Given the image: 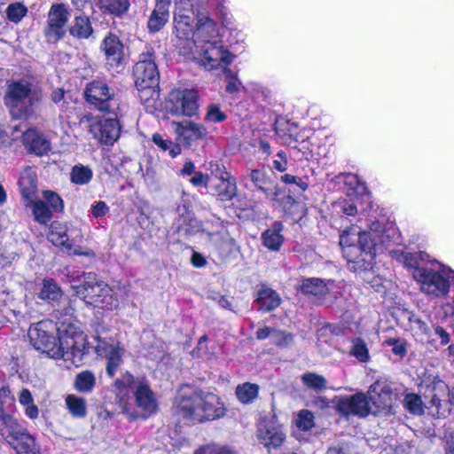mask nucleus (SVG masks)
I'll return each mask as SVG.
<instances>
[{"mask_svg":"<svg viewBox=\"0 0 454 454\" xmlns=\"http://www.w3.org/2000/svg\"><path fill=\"white\" fill-rule=\"evenodd\" d=\"M69 33L78 39L89 38L93 33L90 19L84 15L75 16L69 27Z\"/></svg>","mask_w":454,"mask_h":454,"instance_id":"72a5a7b5","label":"nucleus"},{"mask_svg":"<svg viewBox=\"0 0 454 454\" xmlns=\"http://www.w3.org/2000/svg\"><path fill=\"white\" fill-rule=\"evenodd\" d=\"M70 13L63 4H53L48 13L47 27L44 35L48 41L57 42L66 34V24Z\"/></svg>","mask_w":454,"mask_h":454,"instance_id":"2eb2a0df","label":"nucleus"},{"mask_svg":"<svg viewBox=\"0 0 454 454\" xmlns=\"http://www.w3.org/2000/svg\"><path fill=\"white\" fill-rule=\"evenodd\" d=\"M108 207L104 201H98L91 207V214L94 217H102L108 213Z\"/></svg>","mask_w":454,"mask_h":454,"instance_id":"bf43d9fd","label":"nucleus"},{"mask_svg":"<svg viewBox=\"0 0 454 454\" xmlns=\"http://www.w3.org/2000/svg\"><path fill=\"white\" fill-rule=\"evenodd\" d=\"M24 412L30 419H36L39 417V409L35 405L34 398L22 404Z\"/></svg>","mask_w":454,"mask_h":454,"instance_id":"6e6d98bb","label":"nucleus"},{"mask_svg":"<svg viewBox=\"0 0 454 454\" xmlns=\"http://www.w3.org/2000/svg\"><path fill=\"white\" fill-rule=\"evenodd\" d=\"M427 397H430L429 409L439 418H446L450 414V406H454V387L450 390L448 385L441 380H434L427 387Z\"/></svg>","mask_w":454,"mask_h":454,"instance_id":"9b49d317","label":"nucleus"},{"mask_svg":"<svg viewBox=\"0 0 454 454\" xmlns=\"http://www.w3.org/2000/svg\"><path fill=\"white\" fill-rule=\"evenodd\" d=\"M283 224L276 222L262 234L263 245L270 250L278 251L283 244L284 237L281 234Z\"/></svg>","mask_w":454,"mask_h":454,"instance_id":"473e14b6","label":"nucleus"},{"mask_svg":"<svg viewBox=\"0 0 454 454\" xmlns=\"http://www.w3.org/2000/svg\"><path fill=\"white\" fill-rule=\"evenodd\" d=\"M35 295L47 303L55 304L62 298L63 292L54 279L46 278L37 284Z\"/></svg>","mask_w":454,"mask_h":454,"instance_id":"bb28decb","label":"nucleus"},{"mask_svg":"<svg viewBox=\"0 0 454 454\" xmlns=\"http://www.w3.org/2000/svg\"><path fill=\"white\" fill-rule=\"evenodd\" d=\"M14 405V397L11 394V390L8 387H2L0 388V411L1 413L4 412V410H8Z\"/></svg>","mask_w":454,"mask_h":454,"instance_id":"603ef678","label":"nucleus"},{"mask_svg":"<svg viewBox=\"0 0 454 454\" xmlns=\"http://www.w3.org/2000/svg\"><path fill=\"white\" fill-rule=\"evenodd\" d=\"M171 0H156L155 7L152 12L147 27L151 32L160 31L169 18V5Z\"/></svg>","mask_w":454,"mask_h":454,"instance_id":"a878e982","label":"nucleus"},{"mask_svg":"<svg viewBox=\"0 0 454 454\" xmlns=\"http://www.w3.org/2000/svg\"><path fill=\"white\" fill-rule=\"evenodd\" d=\"M194 454H237V452L228 445L212 442L200 447Z\"/></svg>","mask_w":454,"mask_h":454,"instance_id":"a18cd8bd","label":"nucleus"},{"mask_svg":"<svg viewBox=\"0 0 454 454\" xmlns=\"http://www.w3.org/2000/svg\"><path fill=\"white\" fill-rule=\"evenodd\" d=\"M278 159L274 160L273 164L276 170H286L287 168L286 156L280 152L277 155Z\"/></svg>","mask_w":454,"mask_h":454,"instance_id":"0e129e2a","label":"nucleus"},{"mask_svg":"<svg viewBox=\"0 0 454 454\" xmlns=\"http://www.w3.org/2000/svg\"><path fill=\"white\" fill-rule=\"evenodd\" d=\"M136 86L140 92V98L147 96L158 97L159 71L152 50H147L140 55L139 60L134 67Z\"/></svg>","mask_w":454,"mask_h":454,"instance_id":"6e6552de","label":"nucleus"},{"mask_svg":"<svg viewBox=\"0 0 454 454\" xmlns=\"http://www.w3.org/2000/svg\"><path fill=\"white\" fill-rule=\"evenodd\" d=\"M96 353L107 359L106 373L114 377L122 363L125 349L118 341L112 339L97 338Z\"/></svg>","mask_w":454,"mask_h":454,"instance_id":"4468645a","label":"nucleus"},{"mask_svg":"<svg viewBox=\"0 0 454 454\" xmlns=\"http://www.w3.org/2000/svg\"><path fill=\"white\" fill-rule=\"evenodd\" d=\"M302 383L310 389L321 391L326 387V380L319 374L306 372L301 377Z\"/></svg>","mask_w":454,"mask_h":454,"instance_id":"79ce46f5","label":"nucleus"},{"mask_svg":"<svg viewBox=\"0 0 454 454\" xmlns=\"http://www.w3.org/2000/svg\"><path fill=\"white\" fill-rule=\"evenodd\" d=\"M153 143L163 151H168L172 157L178 155L181 153L179 145L173 144L172 141L165 139L160 134L155 133L153 136Z\"/></svg>","mask_w":454,"mask_h":454,"instance_id":"49530a36","label":"nucleus"},{"mask_svg":"<svg viewBox=\"0 0 454 454\" xmlns=\"http://www.w3.org/2000/svg\"><path fill=\"white\" fill-rule=\"evenodd\" d=\"M42 90L27 80L11 82L4 95V105L14 119H28L34 114V106L42 100Z\"/></svg>","mask_w":454,"mask_h":454,"instance_id":"0eeeda50","label":"nucleus"},{"mask_svg":"<svg viewBox=\"0 0 454 454\" xmlns=\"http://www.w3.org/2000/svg\"><path fill=\"white\" fill-rule=\"evenodd\" d=\"M24 206L31 210L35 221L40 224H48L53 216V211L43 200L38 198L33 199L30 203L27 202Z\"/></svg>","mask_w":454,"mask_h":454,"instance_id":"2f4dec72","label":"nucleus"},{"mask_svg":"<svg viewBox=\"0 0 454 454\" xmlns=\"http://www.w3.org/2000/svg\"><path fill=\"white\" fill-rule=\"evenodd\" d=\"M192 4L186 0H179L176 3V11L174 13L176 46L179 48L184 55H190L192 47L188 42H192L193 30V12Z\"/></svg>","mask_w":454,"mask_h":454,"instance_id":"9d476101","label":"nucleus"},{"mask_svg":"<svg viewBox=\"0 0 454 454\" xmlns=\"http://www.w3.org/2000/svg\"><path fill=\"white\" fill-rule=\"evenodd\" d=\"M369 399L372 404V413H389L395 403L392 388L385 381H376L368 390Z\"/></svg>","mask_w":454,"mask_h":454,"instance_id":"dca6fc26","label":"nucleus"},{"mask_svg":"<svg viewBox=\"0 0 454 454\" xmlns=\"http://www.w3.org/2000/svg\"><path fill=\"white\" fill-rule=\"evenodd\" d=\"M188 43L192 47V58L207 69L232 61V55L222 45L215 22L204 14L198 16L192 42Z\"/></svg>","mask_w":454,"mask_h":454,"instance_id":"20e7f679","label":"nucleus"},{"mask_svg":"<svg viewBox=\"0 0 454 454\" xmlns=\"http://www.w3.org/2000/svg\"><path fill=\"white\" fill-rule=\"evenodd\" d=\"M395 234L393 226L377 222L368 231H360L356 228L344 231L340 237V245L352 270H367L372 267L374 257L390 246Z\"/></svg>","mask_w":454,"mask_h":454,"instance_id":"f03ea898","label":"nucleus"},{"mask_svg":"<svg viewBox=\"0 0 454 454\" xmlns=\"http://www.w3.org/2000/svg\"><path fill=\"white\" fill-rule=\"evenodd\" d=\"M187 181L197 187L210 186L211 176L202 172H183Z\"/></svg>","mask_w":454,"mask_h":454,"instance_id":"09e8293b","label":"nucleus"},{"mask_svg":"<svg viewBox=\"0 0 454 454\" xmlns=\"http://www.w3.org/2000/svg\"><path fill=\"white\" fill-rule=\"evenodd\" d=\"M68 228L66 224L53 222L51 224L48 239L56 247H65L70 250L72 244L69 242L71 234H68Z\"/></svg>","mask_w":454,"mask_h":454,"instance_id":"c756f323","label":"nucleus"},{"mask_svg":"<svg viewBox=\"0 0 454 454\" xmlns=\"http://www.w3.org/2000/svg\"><path fill=\"white\" fill-rule=\"evenodd\" d=\"M337 206L347 215H355L357 212L356 206L350 201L344 200L338 203Z\"/></svg>","mask_w":454,"mask_h":454,"instance_id":"052dcab7","label":"nucleus"},{"mask_svg":"<svg viewBox=\"0 0 454 454\" xmlns=\"http://www.w3.org/2000/svg\"><path fill=\"white\" fill-rule=\"evenodd\" d=\"M174 408L181 418L198 422L220 419L226 411L216 395L198 392L188 386L179 390Z\"/></svg>","mask_w":454,"mask_h":454,"instance_id":"39448f33","label":"nucleus"},{"mask_svg":"<svg viewBox=\"0 0 454 454\" xmlns=\"http://www.w3.org/2000/svg\"><path fill=\"white\" fill-rule=\"evenodd\" d=\"M406 317L408 321L407 329L415 338L423 339L429 336L430 327L419 315L409 311Z\"/></svg>","mask_w":454,"mask_h":454,"instance_id":"f704fd0d","label":"nucleus"},{"mask_svg":"<svg viewBox=\"0 0 454 454\" xmlns=\"http://www.w3.org/2000/svg\"><path fill=\"white\" fill-rule=\"evenodd\" d=\"M0 420L4 426L2 434L9 444H12V441L19 440L27 431L17 419L6 412L0 413Z\"/></svg>","mask_w":454,"mask_h":454,"instance_id":"cd10ccee","label":"nucleus"},{"mask_svg":"<svg viewBox=\"0 0 454 454\" xmlns=\"http://www.w3.org/2000/svg\"><path fill=\"white\" fill-rule=\"evenodd\" d=\"M28 337L36 350L50 358L62 359L67 367L81 365L89 351L86 335L71 323L40 321L30 326Z\"/></svg>","mask_w":454,"mask_h":454,"instance_id":"f257e3e1","label":"nucleus"},{"mask_svg":"<svg viewBox=\"0 0 454 454\" xmlns=\"http://www.w3.org/2000/svg\"><path fill=\"white\" fill-rule=\"evenodd\" d=\"M390 255L406 268L413 270L412 272H416L419 268H427L429 264L428 255L424 252L410 253L403 250H392Z\"/></svg>","mask_w":454,"mask_h":454,"instance_id":"393cba45","label":"nucleus"},{"mask_svg":"<svg viewBox=\"0 0 454 454\" xmlns=\"http://www.w3.org/2000/svg\"><path fill=\"white\" fill-rule=\"evenodd\" d=\"M101 50L110 67L117 69L123 66L124 45L116 35L109 33L102 41Z\"/></svg>","mask_w":454,"mask_h":454,"instance_id":"a211bd4d","label":"nucleus"},{"mask_svg":"<svg viewBox=\"0 0 454 454\" xmlns=\"http://www.w3.org/2000/svg\"><path fill=\"white\" fill-rule=\"evenodd\" d=\"M22 143L28 152L36 155H43L51 148L50 141L35 129H28L23 133Z\"/></svg>","mask_w":454,"mask_h":454,"instance_id":"b1692460","label":"nucleus"},{"mask_svg":"<svg viewBox=\"0 0 454 454\" xmlns=\"http://www.w3.org/2000/svg\"><path fill=\"white\" fill-rule=\"evenodd\" d=\"M226 118V115L220 110V108L215 106L212 105L208 106L207 113L206 115V120L210 122H221L224 121Z\"/></svg>","mask_w":454,"mask_h":454,"instance_id":"5fc2aeb1","label":"nucleus"},{"mask_svg":"<svg viewBox=\"0 0 454 454\" xmlns=\"http://www.w3.org/2000/svg\"><path fill=\"white\" fill-rule=\"evenodd\" d=\"M258 438L264 446L276 448L284 442L285 434L272 419H264L259 424Z\"/></svg>","mask_w":454,"mask_h":454,"instance_id":"412c9836","label":"nucleus"},{"mask_svg":"<svg viewBox=\"0 0 454 454\" xmlns=\"http://www.w3.org/2000/svg\"><path fill=\"white\" fill-rule=\"evenodd\" d=\"M96 385V377L90 371H82L75 377L74 387L79 392L90 393Z\"/></svg>","mask_w":454,"mask_h":454,"instance_id":"4c0bfd02","label":"nucleus"},{"mask_svg":"<svg viewBox=\"0 0 454 454\" xmlns=\"http://www.w3.org/2000/svg\"><path fill=\"white\" fill-rule=\"evenodd\" d=\"M20 192L23 203H30L33 199L37 198V183L35 172H22L19 180Z\"/></svg>","mask_w":454,"mask_h":454,"instance_id":"c85d7f7f","label":"nucleus"},{"mask_svg":"<svg viewBox=\"0 0 454 454\" xmlns=\"http://www.w3.org/2000/svg\"><path fill=\"white\" fill-rule=\"evenodd\" d=\"M85 98L101 112L115 114L119 109V103L114 98V92L103 82L93 81L89 83L85 90Z\"/></svg>","mask_w":454,"mask_h":454,"instance_id":"ddd939ff","label":"nucleus"},{"mask_svg":"<svg viewBox=\"0 0 454 454\" xmlns=\"http://www.w3.org/2000/svg\"><path fill=\"white\" fill-rule=\"evenodd\" d=\"M9 21L19 23L27 13V8L22 3L16 2L9 4L5 10Z\"/></svg>","mask_w":454,"mask_h":454,"instance_id":"c03bdc74","label":"nucleus"},{"mask_svg":"<svg viewBox=\"0 0 454 454\" xmlns=\"http://www.w3.org/2000/svg\"><path fill=\"white\" fill-rule=\"evenodd\" d=\"M350 354L356 357L360 362H366L369 358L366 344L360 339H356L353 341Z\"/></svg>","mask_w":454,"mask_h":454,"instance_id":"3c124183","label":"nucleus"},{"mask_svg":"<svg viewBox=\"0 0 454 454\" xmlns=\"http://www.w3.org/2000/svg\"><path fill=\"white\" fill-rule=\"evenodd\" d=\"M114 116L105 117L101 115L86 114L80 120L90 134L101 145H112L120 137L121 125Z\"/></svg>","mask_w":454,"mask_h":454,"instance_id":"1a4fd4ad","label":"nucleus"},{"mask_svg":"<svg viewBox=\"0 0 454 454\" xmlns=\"http://www.w3.org/2000/svg\"><path fill=\"white\" fill-rule=\"evenodd\" d=\"M98 4L101 9L114 15L126 12L129 7V0H98Z\"/></svg>","mask_w":454,"mask_h":454,"instance_id":"a19ab883","label":"nucleus"},{"mask_svg":"<svg viewBox=\"0 0 454 454\" xmlns=\"http://www.w3.org/2000/svg\"><path fill=\"white\" fill-rule=\"evenodd\" d=\"M199 96L195 90L176 89L170 91L166 107L178 116L192 117L199 112Z\"/></svg>","mask_w":454,"mask_h":454,"instance_id":"f8f14e48","label":"nucleus"},{"mask_svg":"<svg viewBox=\"0 0 454 454\" xmlns=\"http://www.w3.org/2000/svg\"><path fill=\"white\" fill-rule=\"evenodd\" d=\"M347 187L348 196L360 197L365 203H371V193L366 184L354 172H340L337 176Z\"/></svg>","mask_w":454,"mask_h":454,"instance_id":"4be33fe9","label":"nucleus"},{"mask_svg":"<svg viewBox=\"0 0 454 454\" xmlns=\"http://www.w3.org/2000/svg\"><path fill=\"white\" fill-rule=\"evenodd\" d=\"M114 387L118 405L129 419H146L158 412L157 395L145 377L126 372L115 380Z\"/></svg>","mask_w":454,"mask_h":454,"instance_id":"7ed1b4c3","label":"nucleus"},{"mask_svg":"<svg viewBox=\"0 0 454 454\" xmlns=\"http://www.w3.org/2000/svg\"><path fill=\"white\" fill-rule=\"evenodd\" d=\"M278 332L275 329H271L270 327L261 328L256 332V338L258 340H264L266 338H274Z\"/></svg>","mask_w":454,"mask_h":454,"instance_id":"680f3d73","label":"nucleus"},{"mask_svg":"<svg viewBox=\"0 0 454 454\" xmlns=\"http://www.w3.org/2000/svg\"><path fill=\"white\" fill-rule=\"evenodd\" d=\"M173 124L176 126L175 131L178 145L190 146L193 141L205 137L207 133L202 125L191 121L174 122Z\"/></svg>","mask_w":454,"mask_h":454,"instance_id":"6ab92c4d","label":"nucleus"},{"mask_svg":"<svg viewBox=\"0 0 454 454\" xmlns=\"http://www.w3.org/2000/svg\"><path fill=\"white\" fill-rule=\"evenodd\" d=\"M43 200L53 211V213H61L64 210V201L60 196L51 190H43L42 192Z\"/></svg>","mask_w":454,"mask_h":454,"instance_id":"37998d69","label":"nucleus"},{"mask_svg":"<svg viewBox=\"0 0 454 454\" xmlns=\"http://www.w3.org/2000/svg\"><path fill=\"white\" fill-rule=\"evenodd\" d=\"M258 391V385L246 382L237 387L236 395L241 403H248L257 397Z\"/></svg>","mask_w":454,"mask_h":454,"instance_id":"ea45409f","label":"nucleus"},{"mask_svg":"<svg viewBox=\"0 0 454 454\" xmlns=\"http://www.w3.org/2000/svg\"><path fill=\"white\" fill-rule=\"evenodd\" d=\"M91 172H71L70 179L76 184H85L90 181Z\"/></svg>","mask_w":454,"mask_h":454,"instance_id":"4d7b16f0","label":"nucleus"},{"mask_svg":"<svg viewBox=\"0 0 454 454\" xmlns=\"http://www.w3.org/2000/svg\"><path fill=\"white\" fill-rule=\"evenodd\" d=\"M77 280L78 283L73 280L71 287L86 304L107 310L119 308L120 300L115 288L100 280L95 273L83 272Z\"/></svg>","mask_w":454,"mask_h":454,"instance_id":"423d86ee","label":"nucleus"},{"mask_svg":"<svg viewBox=\"0 0 454 454\" xmlns=\"http://www.w3.org/2000/svg\"><path fill=\"white\" fill-rule=\"evenodd\" d=\"M385 343L392 347V352L400 356L403 357L407 353L406 341L396 338H389Z\"/></svg>","mask_w":454,"mask_h":454,"instance_id":"864d4df0","label":"nucleus"},{"mask_svg":"<svg viewBox=\"0 0 454 454\" xmlns=\"http://www.w3.org/2000/svg\"><path fill=\"white\" fill-rule=\"evenodd\" d=\"M404 406L411 413L415 415H421L424 412L421 397L416 394H407L405 395Z\"/></svg>","mask_w":454,"mask_h":454,"instance_id":"de8ad7c7","label":"nucleus"},{"mask_svg":"<svg viewBox=\"0 0 454 454\" xmlns=\"http://www.w3.org/2000/svg\"><path fill=\"white\" fill-rule=\"evenodd\" d=\"M253 85V90L260 96H262L264 99H269L271 98V91L261 85V84H258V83H254L252 84Z\"/></svg>","mask_w":454,"mask_h":454,"instance_id":"69168bd1","label":"nucleus"},{"mask_svg":"<svg viewBox=\"0 0 454 454\" xmlns=\"http://www.w3.org/2000/svg\"><path fill=\"white\" fill-rule=\"evenodd\" d=\"M338 407L340 411L345 415L365 417L372 412V406L363 393H357L352 396L342 398L339 402Z\"/></svg>","mask_w":454,"mask_h":454,"instance_id":"aec40b11","label":"nucleus"},{"mask_svg":"<svg viewBox=\"0 0 454 454\" xmlns=\"http://www.w3.org/2000/svg\"><path fill=\"white\" fill-rule=\"evenodd\" d=\"M31 392L27 388H22L18 394V401L22 405L23 403L33 399Z\"/></svg>","mask_w":454,"mask_h":454,"instance_id":"774afa93","label":"nucleus"},{"mask_svg":"<svg viewBox=\"0 0 454 454\" xmlns=\"http://www.w3.org/2000/svg\"><path fill=\"white\" fill-rule=\"evenodd\" d=\"M66 406L74 418H84L87 414L86 401L82 397L68 395L66 399Z\"/></svg>","mask_w":454,"mask_h":454,"instance_id":"e433bc0d","label":"nucleus"},{"mask_svg":"<svg viewBox=\"0 0 454 454\" xmlns=\"http://www.w3.org/2000/svg\"><path fill=\"white\" fill-rule=\"evenodd\" d=\"M295 423L298 428L308 431L314 427V416L310 411L302 410L299 412Z\"/></svg>","mask_w":454,"mask_h":454,"instance_id":"8fccbe9b","label":"nucleus"},{"mask_svg":"<svg viewBox=\"0 0 454 454\" xmlns=\"http://www.w3.org/2000/svg\"><path fill=\"white\" fill-rule=\"evenodd\" d=\"M210 240L222 252H230L235 246V240L226 231L210 234Z\"/></svg>","mask_w":454,"mask_h":454,"instance_id":"58836bf2","label":"nucleus"},{"mask_svg":"<svg viewBox=\"0 0 454 454\" xmlns=\"http://www.w3.org/2000/svg\"><path fill=\"white\" fill-rule=\"evenodd\" d=\"M228 84L226 86V90L230 93L237 92L239 90L240 82L237 78L236 75L231 74L228 77Z\"/></svg>","mask_w":454,"mask_h":454,"instance_id":"e2e57ef3","label":"nucleus"},{"mask_svg":"<svg viewBox=\"0 0 454 454\" xmlns=\"http://www.w3.org/2000/svg\"><path fill=\"white\" fill-rule=\"evenodd\" d=\"M282 180L286 184L299 187L301 191H305L308 187L307 182L303 181L300 177H297L290 174H286L285 176H283Z\"/></svg>","mask_w":454,"mask_h":454,"instance_id":"13d9d810","label":"nucleus"},{"mask_svg":"<svg viewBox=\"0 0 454 454\" xmlns=\"http://www.w3.org/2000/svg\"><path fill=\"white\" fill-rule=\"evenodd\" d=\"M301 291L305 294L317 297L318 300L332 301L340 293V287L333 280L325 282L317 278H309L302 281Z\"/></svg>","mask_w":454,"mask_h":454,"instance_id":"f3484780","label":"nucleus"},{"mask_svg":"<svg viewBox=\"0 0 454 454\" xmlns=\"http://www.w3.org/2000/svg\"><path fill=\"white\" fill-rule=\"evenodd\" d=\"M11 445L17 454H39V446L27 431L19 440L12 441Z\"/></svg>","mask_w":454,"mask_h":454,"instance_id":"c9c22d12","label":"nucleus"},{"mask_svg":"<svg viewBox=\"0 0 454 454\" xmlns=\"http://www.w3.org/2000/svg\"><path fill=\"white\" fill-rule=\"evenodd\" d=\"M207 337L206 335L200 337L198 342L197 349L198 352L200 353V356L209 357V353L207 352Z\"/></svg>","mask_w":454,"mask_h":454,"instance_id":"338daca9","label":"nucleus"},{"mask_svg":"<svg viewBox=\"0 0 454 454\" xmlns=\"http://www.w3.org/2000/svg\"><path fill=\"white\" fill-rule=\"evenodd\" d=\"M255 302L260 310L270 311L280 305L281 299L278 294L273 289L269 287H262L258 291Z\"/></svg>","mask_w":454,"mask_h":454,"instance_id":"7c9ffc66","label":"nucleus"},{"mask_svg":"<svg viewBox=\"0 0 454 454\" xmlns=\"http://www.w3.org/2000/svg\"><path fill=\"white\" fill-rule=\"evenodd\" d=\"M210 187L215 188L222 200H231L236 195V183L230 172H216L211 176Z\"/></svg>","mask_w":454,"mask_h":454,"instance_id":"5701e85b","label":"nucleus"}]
</instances>
